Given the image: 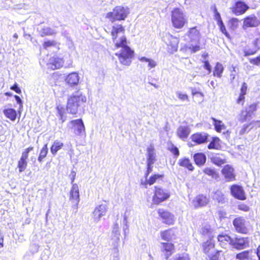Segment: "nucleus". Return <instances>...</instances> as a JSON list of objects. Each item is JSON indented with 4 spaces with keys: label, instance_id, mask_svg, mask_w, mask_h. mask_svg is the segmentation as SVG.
<instances>
[{
    "label": "nucleus",
    "instance_id": "42",
    "mask_svg": "<svg viewBox=\"0 0 260 260\" xmlns=\"http://www.w3.org/2000/svg\"><path fill=\"white\" fill-rule=\"evenodd\" d=\"M48 152V149L47 144H46L44 145V146L42 148L40 152L39 156L38 157V160L39 161V162H42V161H43L44 158L47 156Z\"/></svg>",
    "mask_w": 260,
    "mask_h": 260
},
{
    "label": "nucleus",
    "instance_id": "2",
    "mask_svg": "<svg viewBox=\"0 0 260 260\" xmlns=\"http://www.w3.org/2000/svg\"><path fill=\"white\" fill-rule=\"evenodd\" d=\"M87 101L86 95L81 91L80 89H78L68 96L66 110L69 114L76 115L79 110L83 109Z\"/></svg>",
    "mask_w": 260,
    "mask_h": 260
},
{
    "label": "nucleus",
    "instance_id": "3",
    "mask_svg": "<svg viewBox=\"0 0 260 260\" xmlns=\"http://www.w3.org/2000/svg\"><path fill=\"white\" fill-rule=\"evenodd\" d=\"M129 14V9L127 7L123 6H116L112 10L106 14V18L111 22L116 21H123Z\"/></svg>",
    "mask_w": 260,
    "mask_h": 260
},
{
    "label": "nucleus",
    "instance_id": "39",
    "mask_svg": "<svg viewBox=\"0 0 260 260\" xmlns=\"http://www.w3.org/2000/svg\"><path fill=\"white\" fill-rule=\"evenodd\" d=\"M224 71V67L220 62H216L213 72V75L214 77L220 78L222 77Z\"/></svg>",
    "mask_w": 260,
    "mask_h": 260
},
{
    "label": "nucleus",
    "instance_id": "64",
    "mask_svg": "<svg viewBox=\"0 0 260 260\" xmlns=\"http://www.w3.org/2000/svg\"><path fill=\"white\" fill-rule=\"evenodd\" d=\"M256 254L258 258V260H260V245H259L257 248Z\"/></svg>",
    "mask_w": 260,
    "mask_h": 260
},
{
    "label": "nucleus",
    "instance_id": "47",
    "mask_svg": "<svg viewBox=\"0 0 260 260\" xmlns=\"http://www.w3.org/2000/svg\"><path fill=\"white\" fill-rule=\"evenodd\" d=\"M220 31L226 37V38L229 40L232 39V37L231 36L229 32L226 29V27L223 22L217 24Z\"/></svg>",
    "mask_w": 260,
    "mask_h": 260
},
{
    "label": "nucleus",
    "instance_id": "52",
    "mask_svg": "<svg viewBox=\"0 0 260 260\" xmlns=\"http://www.w3.org/2000/svg\"><path fill=\"white\" fill-rule=\"evenodd\" d=\"M249 62L253 65L260 66V54L256 57L250 59Z\"/></svg>",
    "mask_w": 260,
    "mask_h": 260
},
{
    "label": "nucleus",
    "instance_id": "49",
    "mask_svg": "<svg viewBox=\"0 0 260 260\" xmlns=\"http://www.w3.org/2000/svg\"><path fill=\"white\" fill-rule=\"evenodd\" d=\"M57 43L54 40H47L43 44V47L45 49H47L49 47L55 46Z\"/></svg>",
    "mask_w": 260,
    "mask_h": 260
},
{
    "label": "nucleus",
    "instance_id": "11",
    "mask_svg": "<svg viewBox=\"0 0 260 260\" xmlns=\"http://www.w3.org/2000/svg\"><path fill=\"white\" fill-rule=\"evenodd\" d=\"M33 150L34 147L29 146L23 151L21 156L17 163V168L19 173L24 172L26 170L27 167V159L29 153Z\"/></svg>",
    "mask_w": 260,
    "mask_h": 260
},
{
    "label": "nucleus",
    "instance_id": "14",
    "mask_svg": "<svg viewBox=\"0 0 260 260\" xmlns=\"http://www.w3.org/2000/svg\"><path fill=\"white\" fill-rule=\"evenodd\" d=\"M215 246L216 242L213 236L209 237L201 244L202 251L206 255L211 254L215 250Z\"/></svg>",
    "mask_w": 260,
    "mask_h": 260
},
{
    "label": "nucleus",
    "instance_id": "9",
    "mask_svg": "<svg viewBox=\"0 0 260 260\" xmlns=\"http://www.w3.org/2000/svg\"><path fill=\"white\" fill-rule=\"evenodd\" d=\"M230 193L235 199L244 201L246 199V194L243 187L240 185L234 184L230 187Z\"/></svg>",
    "mask_w": 260,
    "mask_h": 260
},
{
    "label": "nucleus",
    "instance_id": "26",
    "mask_svg": "<svg viewBox=\"0 0 260 260\" xmlns=\"http://www.w3.org/2000/svg\"><path fill=\"white\" fill-rule=\"evenodd\" d=\"M73 126L75 127V130L79 135L85 133V129L83 122L81 119L73 120L70 121Z\"/></svg>",
    "mask_w": 260,
    "mask_h": 260
},
{
    "label": "nucleus",
    "instance_id": "45",
    "mask_svg": "<svg viewBox=\"0 0 260 260\" xmlns=\"http://www.w3.org/2000/svg\"><path fill=\"white\" fill-rule=\"evenodd\" d=\"M203 172L206 175L211 176L212 178H217L218 177V174L214 169L211 168H205Z\"/></svg>",
    "mask_w": 260,
    "mask_h": 260
},
{
    "label": "nucleus",
    "instance_id": "16",
    "mask_svg": "<svg viewBox=\"0 0 260 260\" xmlns=\"http://www.w3.org/2000/svg\"><path fill=\"white\" fill-rule=\"evenodd\" d=\"M253 48L244 50V56H248L255 54L260 49V32L255 35L254 40L252 42Z\"/></svg>",
    "mask_w": 260,
    "mask_h": 260
},
{
    "label": "nucleus",
    "instance_id": "48",
    "mask_svg": "<svg viewBox=\"0 0 260 260\" xmlns=\"http://www.w3.org/2000/svg\"><path fill=\"white\" fill-rule=\"evenodd\" d=\"M222 252L221 250H216L214 253L212 254H210L209 255H207L208 257V260H219V255L220 253Z\"/></svg>",
    "mask_w": 260,
    "mask_h": 260
},
{
    "label": "nucleus",
    "instance_id": "55",
    "mask_svg": "<svg viewBox=\"0 0 260 260\" xmlns=\"http://www.w3.org/2000/svg\"><path fill=\"white\" fill-rule=\"evenodd\" d=\"M153 167L152 164H147L146 170L145 172L144 177L147 179L149 175L152 172Z\"/></svg>",
    "mask_w": 260,
    "mask_h": 260
},
{
    "label": "nucleus",
    "instance_id": "60",
    "mask_svg": "<svg viewBox=\"0 0 260 260\" xmlns=\"http://www.w3.org/2000/svg\"><path fill=\"white\" fill-rule=\"evenodd\" d=\"M204 64L203 67L206 69L209 73L211 72V66L208 60H205L203 61Z\"/></svg>",
    "mask_w": 260,
    "mask_h": 260
},
{
    "label": "nucleus",
    "instance_id": "13",
    "mask_svg": "<svg viewBox=\"0 0 260 260\" xmlns=\"http://www.w3.org/2000/svg\"><path fill=\"white\" fill-rule=\"evenodd\" d=\"M249 9V7L242 1L236 2L231 8L232 12L236 16L245 14Z\"/></svg>",
    "mask_w": 260,
    "mask_h": 260
},
{
    "label": "nucleus",
    "instance_id": "15",
    "mask_svg": "<svg viewBox=\"0 0 260 260\" xmlns=\"http://www.w3.org/2000/svg\"><path fill=\"white\" fill-rule=\"evenodd\" d=\"M221 173L226 182H232L236 180V174L234 168L230 165H225L221 170Z\"/></svg>",
    "mask_w": 260,
    "mask_h": 260
},
{
    "label": "nucleus",
    "instance_id": "29",
    "mask_svg": "<svg viewBox=\"0 0 260 260\" xmlns=\"http://www.w3.org/2000/svg\"><path fill=\"white\" fill-rule=\"evenodd\" d=\"M178 164L179 166L186 169L189 171H193L194 168L188 158L183 157L180 158L178 162Z\"/></svg>",
    "mask_w": 260,
    "mask_h": 260
},
{
    "label": "nucleus",
    "instance_id": "61",
    "mask_svg": "<svg viewBox=\"0 0 260 260\" xmlns=\"http://www.w3.org/2000/svg\"><path fill=\"white\" fill-rule=\"evenodd\" d=\"M148 62V66L151 69L154 68L156 65V62L153 60L151 59H150L149 60Z\"/></svg>",
    "mask_w": 260,
    "mask_h": 260
},
{
    "label": "nucleus",
    "instance_id": "22",
    "mask_svg": "<svg viewBox=\"0 0 260 260\" xmlns=\"http://www.w3.org/2000/svg\"><path fill=\"white\" fill-rule=\"evenodd\" d=\"M175 228H169L160 232V236L161 239L164 241H172L173 239H175L176 237V232Z\"/></svg>",
    "mask_w": 260,
    "mask_h": 260
},
{
    "label": "nucleus",
    "instance_id": "51",
    "mask_svg": "<svg viewBox=\"0 0 260 260\" xmlns=\"http://www.w3.org/2000/svg\"><path fill=\"white\" fill-rule=\"evenodd\" d=\"M168 150L170 151L175 157H178L179 155V151L178 148L174 146L173 144H171V146L168 148Z\"/></svg>",
    "mask_w": 260,
    "mask_h": 260
},
{
    "label": "nucleus",
    "instance_id": "62",
    "mask_svg": "<svg viewBox=\"0 0 260 260\" xmlns=\"http://www.w3.org/2000/svg\"><path fill=\"white\" fill-rule=\"evenodd\" d=\"M14 98L17 102V103L20 106H22V102L20 98V97L17 95H14Z\"/></svg>",
    "mask_w": 260,
    "mask_h": 260
},
{
    "label": "nucleus",
    "instance_id": "1",
    "mask_svg": "<svg viewBox=\"0 0 260 260\" xmlns=\"http://www.w3.org/2000/svg\"><path fill=\"white\" fill-rule=\"evenodd\" d=\"M125 32V26L121 24H116L112 26L111 36L115 43V48H121L120 52L116 53L115 55L121 64L128 66L134 57V51L127 45L126 37L124 35Z\"/></svg>",
    "mask_w": 260,
    "mask_h": 260
},
{
    "label": "nucleus",
    "instance_id": "30",
    "mask_svg": "<svg viewBox=\"0 0 260 260\" xmlns=\"http://www.w3.org/2000/svg\"><path fill=\"white\" fill-rule=\"evenodd\" d=\"M64 60L63 58L57 56L52 57L51 59L50 64L53 69H59L63 66Z\"/></svg>",
    "mask_w": 260,
    "mask_h": 260
},
{
    "label": "nucleus",
    "instance_id": "43",
    "mask_svg": "<svg viewBox=\"0 0 260 260\" xmlns=\"http://www.w3.org/2000/svg\"><path fill=\"white\" fill-rule=\"evenodd\" d=\"M171 260H190L189 254L186 252L178 253L173 255Z\"/></svg>",
    "mask_w": 260,
    "mask_h": 260
},
{
    "label": "nucleus",
    "instance_id": "4",
    "mask_svg": "<svg viewBox=\"0 0 260 260\" xmlns=\"http://www.w3.org/2000/svg\"><path fill=\"white\" fill-rule=\"evenodd\" d=\"M171 17L172 26L175 29H181L187 24V19L179 8H175L172 10Z\"/></svg>",
    "mask_w": 260,
    "mask_h": 260
},
{
    "label": "nucleus",
    "instance_id": "36",
    "mask_svg": "<svg viewBox=\"0 0 260 260\" xmlns=\"http://www.w3.org/2000/svg\"><path fill=\"white\" fill-rule=\"evenodd\" d=\"M147 164L153 165L156 160L154 148L151 146L147 148Z\"/></svg>",
    "mask_w": 260,
    "mask_h": 260
},
{
    "label": "nucleus",
    "instance_id": "24",
    "mask_svg": "<svg viewBox=\"0 0 260 260\" xmlns=\"http://www.w3.org/2000/svg\"><path fill=\"white\" fill-rule=\"evenodd\" d=\"M64 80L69 86H75L77 85L79 82V76L78 73L72 72L66 76Z\"/></svg>",
    "mask_w": 260,
    "mask_h": 260
},
{
    "label": "nucleus",
    "instance_id": "63",
    "mask_svg": "<svg viewBox=\"0 0 260 260\" xmlns=\"http://www.w3.org/2000/svg\"><path fill=\"white\" fill-rule=\"evenodd\" d=\"M230 22L232 23V24H237V23L239 22V20L237 19V18H232L230 20Z\"/></svg>",
    "mask_w": 260,
    "mask_h": 260
},
{
    "label": "nucleus",
    "instance_id": "46",
    "mask_svg": "<svg viewBox=\"0 0 260 260\" xmlns=\"http://www.w3.org/2000/svg\"><path fill=\"white\" fill-rule=\"evenodd\" d=\"M53 30L49 27H44L40 31V36L42 37L51 36L54 34Z\"/></svg>",
    "mask_w": 260,
    "mask_h": 260
},
{
    "label": "nucleus",
    "instance_id": "44",
    "mask_svg": "<svg viewBox=\"0 0 260 260\" xmlns=\"http://www.w3.org/2000/svg\"><path fill=\"white\" fill-rule=\"evenodd\" d=\"M56 109L57 112V115L59 117V119L63 123L65 121L66 118L64 117L65 110L64 107L61 105H58L56 107Z\"/></svg>",
    "mask_w": 260,
    "mask_h": 260
},
{
    "label": "nucleus",
    "instance_id": "53",
    "mask_svg": "<svg viewBox=\"0 0 260 260\" xmlns=\"http://www.w3.org/2000/svg\"><path fill=\"white\" fill-rule=\"evenodd\" d=\"M178 98L182 101H188V96L185 93H182L180 92L177 93Z\"/></svg>",
    "mask_w": 260,
    "mask_h": 260
},
{
    "label": "nucleus",
    "instance_id": "18",
    "mask_svg": "<svg viewBox=\"0 0 260 260\" xmlns=\"http://www.w3.org/2000/svg\"><path fill=\"white\" fill-rule=\"evenodd\" d=\"M209 203V198L203 194H199L196 196L192 201V205L195 209L206 206Z\"/></svg>",
    "mask_w": 260,
    "mask_h": 260
},
{
    "label": "nucleus",
    "instance_id": "25",
    "mask_svg": "<svg viewBox=\"0 0 260 260\" xmlns=\"http://www.w3.org/2000/svg\"><path fill=\"white\" fill-rule=\"evenodd\" d=\"M179 42V40L178 38L171 35L169 42L167 44L168 51L171 53L176 52L178 48Z\"/></svg>",
    "mask_w": 260,
    "mask_h": 260
},
{
    "label": "nucleus",
    "instance_id": "31",
    "mask_svg": "<svg viewBox=\"0 0 260 260\" xmlns=\"http://www.w3.org/2000/svg\"><path fill=\"white\" fill-rule=\"evenodd\" d=\"M186 36L190 39L191 41L195 39H199L201 37V32L200 30L198 29L197 26L190 27L188 29Z\"/></svg>",
    "mask_w": 260,
    "mask_h": 260
},
{
    "label": "nucleus",
    "instance_id": "5",
    "mask_svg": "<svg viewBox=\"0 0 260 260\" xmlns=\"http://www.w3.org/2000/svg\"><path fill=\"white\" fill-rule=\"evenodd\" d=\"M170 192L159 186H154L152 202L155 205H159L167 200L170 197Z\"/></svg>",
    "mask_w": 260,
    "mask_h": 260
},
{
    "label": "nucleus",
    "instance_id": "56",
    "mask_svg": "<svg viewBox=\"0 0 260 260\" xmlns=\"http://www.w3.org/2000/svg\"><path fill=\"white\" fill-rule=\"evenodd\" d=\"M202 49L201 46L199 45H192L188 47V49L190 50V52L192 53H196Z\"/></svg>",
    "mask_w": 260,
    "mask_h": 260
},
{
    "label": "nucleus",
    "instance_id": "17",
    "mask_svg": "<svg viewBox=\"0 0 260 260\" xmlns=\"http://www.w3.org/2000/svg\"><path fill=\"white\" fill-rule=\"evenodd\" d=\"M209 135L205 132H197L193 134L191 137V141L196 145L204 144L208 142Z\"/></svg>",
    "mask_w": 260,
    "mask_h": 260
},
{
    "label": "nucleus",
    "instance_id": "6",
    "mask_svg": "<svg viewBox=\"0 0 260 260\" xmlns=\"http://www.w3.org/2000/svg\"><path fill=\"white\" fill-rule=\"evenodd\" d=\"M233 224L235 231L239 234L247 235L249 232L246 221L242 216L235 217L233 220Z\"/></svg>",
    "mask_w": 260,
    "mask_h": 260
},
{
    "label": "nucleus",
    "instance_id": "34",
    "mask_svg": "<svg viewBox=\"0 0 260 260\" xmlns=\"http://www.w3.org/2000/svg\"><path fill=\"white\" fill-rule=\"evenodd\" d=\"M207 147L209 149H220L221 147L220 139L217 137H213Z\"/></svg>",
    "mask_w": 260,
    "mask_h": 260
},
{
    "label": "nucleus",
    "instance_id": "21",
    "mask_svg": "<svg viewBox=\"0 0 260 260\" xmlns=\"http://www.w3.org/2000/svg\"><path fill=\"white\" fill-rule=\"evenodd\" d=\"M164 177V174H152L148 179H146L145 180H141L140 182L141 185L142 187L147 188L148 186H151L155 183L157 180H161Z\"/></svg>",
    "mask_w": 260,
    "mask_h": 260
},
{
    "label": "nucleus",
    "instance_id": "27",
    "mask_svg": "<svg viewBox=\"0 0 260 260\" xmlns=\"http://www.w3.org/2000/svg\"><path fill=\"white\" fill-rule=\"evenodd\" d=\"M211 160L213 164L220 167L226 162V158L223 154L216 153L211 158Z\"/></svg>",
    "mask_w": 260,
    "mask_h": 260
},
{
    "label": "nucleus",
    "instance_id": "10",
    "mask_svg": "<svg viewBox=\"0 0 260 260\" xmlns=\"http://www.w3.org/2000/svg\"><path fill=\"white\" fill-rule=\"evenodd\" d=\"M230 244L237 250H242L249 246V238L236 236L234 238H232Z\"/></svg>",
    "mask_w": 260,
    "mask_h": 260
},
{
    "label": "nucleus",
    "instance_id": "54",
    "mask_svg": "<svg viewBox=\"0 0 260 260\" xmlns=\"http://www.w3.org/2000/svg\"><path fill=\"white\" fill-rule=\"evenodd\" d=\"M252 123V122H250L249 123L244 124L242 127V129H241L240 134H243L245 133L249 132L251 128V127H250V126L251 125Z\"/></svg>",
    "mask_w": 260,
    "mask_h": 260
},
{
    "label": "nucleus",
    "instance_id": "32",
    "mask_svg": "<svg viewBox=\"0 0 260 260\" xmlns=\"http://www.w3.org/2000/svg\"><path fill=\"white\" fill-rule=\"evenodd\" d=\"M3 113L7 118L12 121H14L17 117V111L14 109L11 108L4 109Z\"/></svg>",
    "mask_w": 260,
    "mask_h": 260
},
{
    "label": "nucleus",
    "instance_id": "41",
    "mask_svg": "<svg viewBox=\"0 0 260 260\" xmlns=\"http://www.w3.org/2000/svg\"><path fill=\"white\" fill-rule=\"evenodd\" d=\"M251 250H244L237 253L236 255V258L239 260H249L251 258L250 253Z\"/></svg>",
    "mask_w": 260,
    "mask_h": 260
},
{
    "label": "nucleus",
    "instance_id": "28",
    "mask_svg": "<svg viewBox=\"0 0 260 260\" xmlns=\"http://www.w3.org/2000/svg\"><path fill=\"white\" fill-rule=\"evenodd\" d=\"M190 133V128L186 126H180L176 132L177 136L182 140L187 139Z\"/></svg>",
    "mask_w": 260,
    "mask_h": 260
},
{
    "label": "nucleus",
    "instance_id": "20",
    "mask_svg": "<svg viewBox=\"0 0 260 260\" xmlns=\"http://www.w3.org/2000/svg\"><path fill=\"white\" fill-rule=\"evenodd\" d=\"M69 200L75 205V208H78L80 201L79 187L76 183L73 184L70 191Z\"/></svg>",
    "mask_w": 260,
    "mask_h": 260
},
{
    "label": "nucleus",
    "instance_id": "57",
    "mask_svg": "<svg viewBox=\"0 0 260 260\" xmlns=\"http://www.w3.org/2000/svg\"><path fill=\"white\" fill-rule=\"evenodd\" d=\"M214 19L217 21V24H219L222 22L220 15L216 9L214 10Z\"/></svg>",
    "mask_w": 260,
    "mask_h": 260
},
{
    "label": "nucleus",
    "instance_id": "50",
    "mask_svg": "<svg viewBox=\"0 0 260 260\" xmlns=\"http://www.w3.org/2000/svg\"><path fill=\"white\" fill-rule=\"evenodd\" d=\"M237 209L241 211L247 212L250 210V207L244 203H240L237 206Z\"/></svg>",
    "mask_w": 260,
    "mask_h": 260
},
{
    "label": "nucleus",
    "instance_id": "7",
    "mask_svg": "<svg viewBox=\"0 0 260 260\" xmlns=\"http://www.w3.org/2000/svg\"><path fill=\"white\" fill-rule=\"evenodd\" d=\"M160 251L161 255L166 260H171L175 251V246L172 242H161Z\"/></svg>",
    "mask_w": 260,
    "mask_h": 260
},
{
    "label": "nucleus",
    "instance_id": "58",
    "mask_svg": "<svg viewBox=\"0 0 260 260\" xmlns=\"http://www.w3.org/2000/svg\"><path fill=\"white\" fill-rule=\"evenodd\" d=\"M211 233V229L208 226H204L201 229V234L203 235H206Z\"/></svg>",
    "mask_w": 260,
    "mask_h": 260
},
{
    "label": "nucleus",
    "instance_id": "33",
    "mask_svg": "<svg viewBox=\"0 0 260 260\" xmlns=\"http://www.w3.org/2000/svg\"><path fill=\"white\" fill-rule=\"evenodd\" d=\"M195 164L199 167L203 166L206 161V156L203 153H196L193 155Z\"/></svg>",
    "mask_w": 260,
    "mask_h": 260
},
{
    "label": "nucleus",
    "instance_id": "37",
    "mask_svg": "<svg viewBox=\"0 0 260 260\" xmlns=\"http://www.w3.org/2000/svg\"><path fill=\"white\" fill-rule=\"evenodd\" d=\"M64 144L58 140H55L50 147V152L52 155H55L59 150L61 149Z\"/></svg>",
    "mask_w": 260,
    "mask_h": 260
},
{
    "label": "nucleus",
    "instance_id": "35",
    "mask_svg": "<svg viewBox=\"0 0 260 260\" xmlns=\"http://www.w3.org/2000/svg\"><path fill=\"white\" fill-rule=\"evenodd\" d=\"M211 119L212 120L214 129L216 132L221 133L222 131L226 129V125L221 120L216 119L214 117H211Z\"/></svg>",
    "mask_w": 260,
    "mask_h": 260
},
{
    "label": "nucleus",
    "instance_id": "23",
    "mask_svg": "<svg viewBox=\"0 0 260 260\" xmlns=\"http://www.w3.org/2000/svg\"><path fill=\"white\" fill-rule=\"evenodd\" d=\"M240 90V92L236 100V102L238 105L243 106L245 102V95L248 91V85L246 83H242Z\"/></svg>",
    "mask_w": 260,
    "mask_h": 260
},
{
    "label": "nucleus",
    "instance_id": "59",
    "mask_svg": "<svg viewBox=\"0 0 260 260\" xmlns=\"http://www.w3.org/2000/svg\"><path fill=\"white\" fill-rule=\"evenodd\" d=\"M10 89L14 91L17 93H21V90L18 87V84L16 83H14L12 86L10 87Z\"/></svg>",
    "mask_w": 260,
    "mask_h": 260
},
{
    "label": "nucleus",
    "instance_id": "40",
    "mask_svg": "<svg viewBox=\"0 0 260 260\" xmlns=\"http://www.w3.org/2000/svg\"><path fill=\"white\" fill-rule=\"evenodd\" d=\"M105 213V209L104 206L100 205L96 207L93 212L94 217L95 219L99 220Z\"/></svg>",
    "mask_w": 260,
    "mask_h": 260
},
{
    "label": "nucleus",
    "instance_id": "12",
    "mask_svg": "<svg viewBox=\"0 0 260 260\" xmlns=\"http://www.w3.org/2000/svg\"><path fill=\"white\" fill-rule=\"evenodd\" d=\"M157 213L164 223L168 225H172L174 224L175 221L174 215L169 211L159 208L157 210Z\"/></svg>",
    "mask_w": 260,
    "mask_h": 260
},
{
    "label": "nucleus",
    "instance_id": "8",
    "mask_svg": "<svg viewBox=\"0 0 260 260\" xmlns=\"http://www.w3.org/2000/svg\"><path fill=\"white\" fill-rule=\"evenodd\" d=\"M258 108L257 103H253L249 105L246 108L245 112L242 111L239 115V121L243 123L252 117V115L257 111Z\"/></svg>",
    "mask_w": 260,
    "mask_h": 260
},
{
    "label": "nucleus",
    "instance_id": "38",
    "mask_svg": "<svg viewBox=\"0 0 260 260\" xmlns=\"http://www.w3.org/2000/svg\"><path fill=\"white\" fill-rule=\"evenodd\" d=\"M218 242H219L220 245L221 247L225 245L228 242H229V243H231V240H232V238L231 236L227 234H219L217 236V237Z\"/></svg>",
    "mask_w": 260,
    "mask_h": 260
},
{
    "label": "nucleus",
    "instance_id": "19",
    "mask_svg": "<svg viewBox=\"0 0 260 260\" xmlns=\"http://www.w3.org/2000/svg\"><path fill=\"white\" fill-rule=\"evenodd\" d=\"M260 24V21L255 14H251L243 19V27L246 28L256 27Z\"/></svg>",
    "mask_w": 260,
    "mask_h": 260
}]
</instances>
